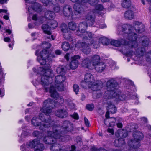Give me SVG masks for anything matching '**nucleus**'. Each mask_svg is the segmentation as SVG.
I'll return each mask as SVG.
<instances>
[{
  "mask_svg": "<svg viewBox=\"0 0 151 151\" xmlns=\"http://www.w3.org/2000/svg\"><path fill=\"white\" fill-rule=\"evenodd\" d=\"M132 27L130 25H123L122 27L119 26L118 29L122 28V32L126 34L125 36L127 39L129 40L127 42L124 39H121L119 40H113L111 42V45L116 47L123 45L121 51L124 54L128 57H132L134 55L136 57L134 60H141L145 52L144 47H138L135 51H133L134 49L137 47V43L136 41V35L134 33L129 32V30Z\"/></svg>",
  "mask_w": 151,
  "mask_h": 151,
  "instance_id": "f257e3e1",
  "label": "nucleus"
},
{
  "mask_svg": "<svg viewBox=\"0 0 151 151\" xmlns=\"http://www.w3.org/2000/svg\"><path fill=\"white\" fill-rule=\"evenodd\" d=\"M117 78H111L108 80L106 83L107 90L104 94V97L105 99L109 100H112L114 101H123L129 99H136L137 97V94L134 91H132L127 87L128 91L127 92V96L123 95L121 91L118 89L119 87L118 83L116 81Z\"/></svg>",
  "mask_w": 151,
  "mask_h": 151,
  "instance_id": "f03ea898",
  "label": "nucleus"
},
{
  "mask_svg": "<svg viewBox=\"0 0 151 151\" xmlns=\"http://www.w3.org/2000/svg\"><path fill=\"white\" fill-rule=\"evenodd\" d=\"M41 65L42 66L37 69V71H35L36 69L35 68L33 69L35 72L40 75V76L37 78L35 80L33 81V83L35 86L40 84L46 92L50 91L51 87H52V91H53L55 88L52 86H50L49 88V85L52 82V77L54 76L52 71L50 69V65L48 63Z\"/></svg>",
  "mask_w": 151,
  "mask_h": 151,
  "instance_id": "7ed1b4c3",
  "label": "nucleus"
},
{
  "mask_svg": "<svg viewBox=\"0 0 151 151\" xmlns=\"http://www.w3.org/2000/svg\"><path fill=\"white\" fill-rule=\"evenodd\" d=\"M73 2L76 3L74 6V14L73 12L71 6L68 5H65L63 9L64 15L68 17L71 16L73 19L77 18L76 15L80 14L83 10L82 6L87 3L91 5H95L98 2V0H71Z\"/></svg>",
  "mask_w": 151,
  "mask_h": 151,
  "instance_id": "20e7f679",
  "label": "nucleus"
},
{
  "mask_svg": "<svg viewBox=\"0 0 151 151\" xmlns=\"http://www.w3.org/2000/svg\"><path fill=\"white\" fill-rule=\"evenodd\" d=\"M44 113L45 116L42 113L40 114L39 118L36 117H33L31 120V122L34 126H40L39 129L43 132H47V134L48 132L52 130L53 126H55L56 127L58 126L55 124L53 121L51 120L49 115V113L47 114H46Z\"/></svg>",
  "mask_w": 151,
  "mask_h": 151,
  "instance_id": "39448f33",
  "label": "nucleus"
},
{
  "mask_svg": "<svg viewBox=\"0 0 151 151\" xmlns=\"http://www.w3.org/2000/svg\"><path fill=\"white\" fill-rule=\"evenodd\" d=\"M50 93H51V97L55 99V101H53L51 99H48L44 101L43 106L41 108L40 111L46 114H47L51 113L52 111V108L53 107V106L55 105H54L55 103L60 104L63 103L64 102L63 98L61 96H59L55 89H54L52 91V87H51L50 89Z\"/></svg>",
  "mask_w": 151,
  "mask_h": 151,
  "instance_id": "423d86ee",
  "label": "nucleus"
},
{
  "mask_svg": "<svg viewBox=\"0 0 151 151\" xmlns=\"http://www.w3.org/2000/svg\"><path fill=\"white\" fill-rule=\"evenodd\" d=\"M51 45L50 43L45 42L42 44L41 47L43 48L42 50H38L36 51L35 55L37 56V60L40 65L47 64L46 60H51V57H54V55L49 54L48 51V49L51 47Z\"/></svg>",
  "mask_w": 151,
  "mask_h": 151,
  "instance_id": "0eeeda50",
  "label": "nucleus"
},
{
  "mask_svg": "<svg viewBox=\"0 0 151 151\" xmlns=\"http://www.w3.org/2000/svg\"><path fill=\"white\" fill-rule=\"evenodd\" d=\"M95 17L92 14L91 12H88L84 17V19L86 21L80 23L78 26V30L77 31L76 34L78 35H81V33L83 32V31H86L87 27V24L89 26H93L95 22Z\"/></svg>",
  "mask_w": 151,
  "mask_h": 151,
  "instance_id": "6e6552de",
  "label": "nucleus"
},
{
  "mask_svg": "<svg viewBox=\"0 0 151 151\" xmlns=\"http://www.w3.org/2000/svg\"><path fill=\"white\" fill-rule=\"evenodd\" d=\"M29 148H34V151H43L45 149L44 145L40 143V141L38 139H35L29 141L26 145H23L20 147L22 151L27 150Z\"/></svg>",
  "mask_w": 151,
  "mask_h": 151,
  "instance_id": "1a4fd4ad",
  "label": "nucleus"
},
{
  "mask_svg": "<svg viewBox=\"0 0 151 151\" xmlns=\"http://www.w3.org/2000/svg\"><path fill=\"white\" fill-rule=\"evenodd\" d=\"M100 56L97 55H92L90 58H86L82 61L81 65L82 67L89 69H92L100 62Z\"/></svg>",
  "mask_w": 151,
  "mask_h": 151,
  "instance_id": "9d476101",
  "label": "nucleus"
},
{
  "mask_svg": "<svg viewBox=\"0 0 151 151\" xmlns=\"http://www.w3.org/2000/svg\"><path fill=\"white\" fill-rule=\"evenodd\" d=\"M128 132L125 129H122L118 130L115 133V135L117 137H122L118 139H116L114 142V145L117 147H121L125 143L124 140L123 138L126 137L128 135Z\"/></svg>",
  "mask_w": 151,
  "mask_h": 151,
  "instance_id": "9b49d317",
  "label": "nucleus"
},
{
  "mask_svg": "<svg viewBox=\"0 0 151 151\" xmlns=\"http://www.w3.org/2000/svg\"><path fill=\"white\" fill-rule=\"evenodd\" d=\"M124 25H130L132 27L129 30V32L134 33L136 35V41L137 43V46L138 45V42L137 40V34L135 32V31L138 32L139 33H141L145 30V26L141 22L137 21H135L133 22V26L130 24H124Z\"/></svg>",
  "mask_w": 151,
  "mask_h": 151,
  "instance_id": "f8f14e48",
  "label": "nucleus"
},
{
  "mask_svg": "<svg viewBox=\"0 0 151 151\" xmlns=\"http://www.w3.org/2000/svg\"><path fill=\"white\" fill-rule=\"evenodd\" d=\"M66 80V76L64 75H57L55 78V89L60 91L64 90V86L63 83Z\"/></svg>",
  "mask_w": 151,
  "mask_h": 151,
  "instance_id": "ddd939ff",
  "label": "nucleus"
},
{
  "mask_svg": "<svg viewBox=\"0 0 151 151\" xmlns=\"http://www.w3.org/2000/svg\"><path fill=\"white\" fill-rule=\"evenodd\" d=\"M25 1L26 7H27L29 4H34V7L29 6L28 7V11L30 14H32L34 11L38 12H41L42 10V8L40 4L37 3H36V0H24Z\"/></svg>",
  "mask_w": 151,
  "mask_h": 151,
  "instance_id": "4468645a",
  "label": "nucleus"
},
{
  "mask_svg": "<svg viewBox=\"0 0 151 151\" xmlns=\"http://www.w3.org/2000/svg\"><path fill=\"white\" fill-rule=\"evenodd\" d=\"M46 6L52 7L56 13L59 12L61 9L57 4V0H40Z\"/></svg>",
  "mask_w": 151,
  "mask_h": 151,
  "instance_id": "2eb2a0df",
  "label": "nucleus"
},
{
  "mask_svg": "<svg viewBox=\"0 0 151 151\" xmlns=\"http://www.w3.org/2000/svg\"><path fill=\"white\" fill-rule=\"evenodd\" d=\"M61 31L64 33L63 36L65 39L68 40L72 42H75V39L73 40L71 36L70 30L68 29L66 24L63 23L61 24Z\"/></svg>",
  "mask_w": 151,
  "mask_h": 151,
  "instance_id": "dca6fc26",
  "label": "nucleus"
},
{
  "mask_svg": "<svg viewBox=\"0 0 151 151\" xmlns=\"http://www.w3.org/2000/svg\"><path fill=\"white\" fill-rule=\"evenodd\" d=\"M88 88L94 91L100 90L103 87V83L100 80L94 81L88 86Z\"/></svg>",
  "mask_w": 151,
  "mask_h": 151,
  "instance_id": "f3484780",
  "label": "nucleus"
},
{
  "mask_svg": "<svg viewBox=\"0 0 151 151\" xmlns=\"http://www.w3.org/2000/svg\"><path fill=\"white\" fill-rule=\"evenodd\" d=\"M94 81V78L93 75L90 73H86L85 75L84 81L81 83V85L84 88V86L83 85L84 83H86V84L88 86Z\"/></svg>",
  "mask_w": 151,
  "mask_h": 151,
  "instance_id": "a211bd4d",
  "label": "nucleus"
},
{
  "mask_svg": "<svg viewBox=\"0 0 151 151\" xmlns=\"http://www.w3.org/2000/svg\"><path fill=\"white\" fill-rule=\"evenodd\" d=\"M93 42L91 45H93V48H97L99 46V43H101L103 45H107L109 43V40L104 37H101L99 39V42L92 41Z\"/></svg>",
  "mask_w": 151,
  "mask_h": 151,
  "instance_id": "6ab92c4d",
  "label": "nucleus"
},
{
  "mask_svg": "<svg viewBox=\"0 0 151 151\" xmlns=\"http://www.w3.org/2000/svg\"><path fill=\"white\" fill-rule=\"evenodd\" d=\"M109 115L108 112L106 113V119L104 120L105 124L107 126L113 127L115 125L116 121V119L114 117L109 118Z\"/></svg>",
  "mask_w": 151,
  "mask_h": 151,
  "instance_id": "aec40b11",
  "label": "nucleus"
},
{
  "mask_svg": "<svg viewBox=\"0 0 151 151\" xmlns=\"http://www.w3.org/2000/svg\"><path fill=\"white\" fill-rule=\"evenodd\" d=\"M90 43V45L89 43L82 42L81 43V47L82 48L81 50L82 52L84 54H88L90 52L91 49L90 48V46H91L93 47V45L92 44L91 45V44L93 42L92 41H91Z\"/></svg>",
  "mask_w": 151,
  "mask_h": 151,
  "instance_id": "412c9836",
  "label": "nucleus"
},
{
  "mask_svg": "<svg viewBox=\"0 0 151 151\" xmlns=\"http://www.w3.org/2000/svg\"><path fill=\"white\" fill-rule=\"evenodd\" d=\"M80 58V57L78 55H75L71 58L72 60L70 64L71 69H75L78 67V60Z\"/></svg>",
  "mask_w": 151,
  "mask_h": 151,
  "instance_id": "4be33fe9",
  "label": "nucleus"
},
{
  "mask_svg": "<svg viewBox=\"0 0 151 151\" xmlns=\"http://www.w3.org/2000/svg\"><path fill=\"white\" fill-rule=\"evenodd\" d=\"M83 32L81 33V35H79L82 37L84 40H90L92 38H94V35H93L91 32H86L83 31Z\"/></svg>",
  "mask_w": 151,
  "mask_h": 151,
  "instance_id": "5701e85b",
  "label": "nucleus"
},
{
  "mask_svg": "<svg viewBox=\"0 0 151 151\" xmlns=\"http://www.w3.org/2000/svg\"><path fill=\"white\" fill-rule=\"evenodd\" d=\"M55 114L57 116L61 118H65L68 116V113L67 111L63 109L57 110L55 111Z\"/></svg>",
  "mask_w": 151,
  "mask_h": 151,
  "instance_id": "b1692460",
  "label": "nucleus"
},
{
  "mask_svg": "<svg viewBox=\"0 0 151 151\" xmlns=\"http://www.w3.org/2000/svg\"><path fill=\"white\" fill-rule=\"evenodd\" d=\"M107 104L108 106L107 108V111L109 114L111 113L112 114H114L116 112L117 109L116 107L113 104H112V103L110 101H107Z\"/></svg>",
  "mask_w": 151,
  "mask_h": 151,
  "instance_id": "393cba45",
  "label": "nucleus"
},
{
  "mask_svg": "<svg viewBox=\"0 0 151 151\" xmlns=\"http://www.w3.org/2000/svg\"><path fill=\"white\" fill-rule=\"evenodd\" d=\"M55 14L54 12L51 11L47 10L45 13V19H44V21L46 20V19H54L55 17Z\"/></svg>",
  "mask_w": 151,
  "mask_h": 151,
  "instance_id": "a878e982",
  "label": "nucleus"
},
{
  "mask_svg": "<svg viewBox=\"0 0 151 151\" xmlns=\"http://www.w3.org/2000/svg\"><path fill=\"white\" fill-rule=\"evenodd\" d=\"M94 67L97 71L101 72L106 68V65L104 63L100 62Z\"/></svg>",
  "mask_w": 151,
  "mask_h": 151,
  "instance_id": "bb28decb",
  "label": "nucleus"
},
{
  "mask_svg": "<svg viewBox=\"0 0 151 151\" xmlns=\"http://www.w3.org/2000/svg\"><path fill=\"white\" fill-rule=\"evenodd\" d=\"M42 28L44 32L49 35V36L47 37V38L50 39V35L51 34L50 32V27L47 24H43Z\"/></svg>",
  "mask_w": 151,
  "mask_h": 151,
  "instance_id": "cd10ccee",
  "label": "nucleus"
},
{
  "mask_svg": "<svg viewBox=\"0 0 151 151\" xmlns=\"http://www.w3.org/2000/svg\"><path fill=\"white\" fill-rule=\"evenodd\" d=\"M134 16V12L130 10L126 11L124 14V17L127 19H133Z\"/></svg>",
  "mask_w": 151,
  "mask_h": 151,
  "instance_id": "c85d7f7f",
  "label": "nucleus"
},
{
  "mask_svg": "<svg viewBox=\"0 0 151 151\" xmlns=\"http://www.w3.org/2000/svg\"><path fill=\"white\" fill-rule=\"evenodd\" d=\"M139 41H142V45L144 47H147L149 44V39L146 36L141 37L139 39Z\"/></svg>",
  "mask_w": 151,
  "mask_h": 151,
  "instance_id": "c756f323",
  "label": "nucleus"
},
{
  "mask_svg": "<svg viewBox=\"0 0 151 151\" xmlns=\"http://www.w3.org/2000/svg\"><path fill=\"white\" fill-rule=\"evenodd\" d=\"M121 5L123 8H128L131 6L130 0H122L121 1Z\"/></svg>",
  "mask_w": 151,
  "mask_h": 151,
  "instance_id": "7c9ffc66",
  "label": "nucleus"
},
{
  "mask_svg": "<svg viewBox=\"0 0 151 151\" xmlns=\"http://www.w3.org/2000/svg\"><path fill=\"white\" fill-rule=\"evenodd\" d=\"M32 19L35 21L37 20V22H39V24H41L43 22L44 19H45V18L43 17H42L38 19L37 15L36 14H34L32 17Z\"/></svg>",
  "mask_w": 151,
  "mask_h": 151,
  "instance_id": "2f4dec72",
  "label": "nucleus"
},
{
  "mask_svg": "<svg viewBox=\"0 0 151 151\" xmlns=\"http://www.w3.org/2000/svg\"><path fill=\"white\" fill-rule=\"evenodd\" d=\"M56 72L58 74L60 75H65V73L64 68L63 66H59L57 68Z\"/></svg>",
  "mask_w": 151,
  "mask_h": 151,
  "instance_id": "473e14b6",
  "label": "nucleus"
},
{
  "mask_svg": "<svg viewBox=\"0 0 151 151\" xmlns=\"http://www.w3.org/2000/svg\"><path fill=\"white\" fill-rule=\"evenodd\" d=\"M68 26L70 29L73 31L76 29L77 25L75 22H70L68 23Z\"/></svg>",
  "mask_w": 151,
  "mask_h": 151,
  "instance_id": "72a5a7b5",
  "label": "nucleus"
},
{
  "mask_svg": "<svg viewBox=\"0 0 151 151\" xmlns=\"http://www.w3.org/2000/svg\"><path fill=\"white\" fill-rule=\"evenodd\" d=\"M61 47L64 51H67L70 48L69 44L66 42H64L62 43Z\"/></svg>",
  "mask_w": 151,
  "mask_h": 151,
  "instance_id": "f704fd0d",
  "label": "nucleus"
},
{
  "mask_svg": "<svg viewBox=\"0 0 151 151\" xmlns=\"http://www.w3.org/2000/svg\"><path fill=\"white\" fill-rule=\"evenodd\" d=\"M95 9L93 10L92 12L95 13H98V11L102 10L104 9V7L102 5L99 4L96 6Z\"/></svg>",
  "mask_w": 151,
  "mask_h": 151,
  "instance_id": "c9c22d12",
  "label": "nucleus"
},
{
  "mask_svg": "<svg viewBox=\"0 0 151 151\" xmlns=\"http://www.w3.org/2000/svg\"><path fill=\"white\" fill-rule=\"evenodd\" d=\"M32 135L35 137L41 139L42 138L41 137L42 135V133L39 131L36 130L33 132Z\"/></svg>",
  "mask_w": 151,
  "mask_h": 151,
  "instance_id": "e433bc0d",
  "label": "nucleus"
},
{
  "mask_svg": "<svg viewBox=\"0 0 151 151\" xmlns=\"http://www.w3.org/2000/svg\"><path fill=\"white\" fill-rule=\"evenodd\" d=\"M50 24L51 27L54 29L57 27L58 25L57 22L55 20H52L50 21Z\"/></svg>",
  "mask_w": 151,
  "mask_h": 151,
  "instance_id": "4c0bfd02",
  "label": "nucleus"
},
{
  "mask_svg": "<svg viewBox=\"0 0 151 151\" xmlns=\"http://www.w3.org/2000/svg\"><path fill=\"white\" fill-rule=\"evenodd\" d=\"M97 27L101 29H104L107 27L106 25L104 23H100V21L97 23Z\"/></svg>",
  "mask_w": 151,
  "mask_h": 151,
  "instance_id": "58836bf2",
  "label": "nucleus"
},
{
  "mask_svg": "<svg viewBox=\"0 0 151 151\" xmlns=\"http://www.w3.org/2000/svg\"><path fill=\"white\" fill-rule=\"evenodd\" d=\"M145 57L147 61L151 62V51L147 52L145 55Z\"/></svg>",
  "mask_w": 151,
  "mask_h": 151,
  "instance_id": "ea45409f",
  "label": "nucleus"
},
{
  "mask_svg": "<svg viewBox=\"0 0 151 151\" xmlns=\"http://www.w3.org/2000/svg\"><path fill=\"white\" fill-rule=\"evenodd\" d=\"M73 88L74 91L75 93L76 94H78L79 89V86L77 84H75L73 86Z\"/></svg>",
  "mask_w": 151,
  "mask_h": 151,
  "instance_id": "a19ab883",
  "label": "nucleus"
},
{
  "mask_svg": "<svg viewBox=\"0 0 151 151\" xmlns=\"http://www.w3.org/2000/svg\"><path fill=\"white\" fill-rule=\"evenodd\" d=\"M91 150L92 151H107L103 148H100L97 149L95 147L93 146L91 148Z\"/></svg>",
  "mask_w": 151,
  "mask_h": 151,
  "instance_id": "79ce46f5",
  "label": "nucleus"
},
{
  "mask_svg": "<svg viewBox=\"0 0 151 151\" xmlns=\"http://www.w3.org/2000/svg\"><path fill=\"white\" fill-rule=\"evenodd\" d=\"M86 108L89 111H92L94 108V105L93 104L87 105L86 106Z\"/></svg>",
  "mask_w": 151,
  "mask_h": 151,
  "instance_id": "37998d69",
  "label": "nucleus"
},
{
  "mask_svg": "<svg viewBox=\"0 0 151 151\" xmlns=\"http://www.w3.org/2000/svg\"><path fill=\"white\" fill-rule=\"evenodd\" d=\"M102 93L101 92H99L97 94H93V97L94 98H98L102 96Z\"/></svg>",
  "mask_w": 151,
  "mask_h": 151,
  "instance_id": "c03bdc74",
  "label": "nucleus"
},
{
  "mask_svg": "<svg viewBox=\"0 0 151 151\" xmlns=\"http://www.w3.org/2000/svg\"><path fill=\"white\" fill-rule=\"evenodd\" d=\"M71 117L75 119L78 120L79 119V116L78 114L76 113H74L73 115H70Z\"/></svg>",
  "mask_w": 151,
  "mask_h": 151,
  "instance_id": "a18cd8bd",
  "label": "nucleus"
},
{
  "mask_svg": "<svg viewBox=\"0 0 151 151\" xmlns=\"http://www.w3.org/2000/svg\"><path fill=\"white\" fill-rule=\"evenodd\" d=\"M29 134V133L27 131H23L21 134V137L22 138L24 137H25L28 136Z\"/></svg>",
  "mask_w": 151,
  "mask_h": 151,
  "instance_id": "49530a36",
  "label": "nucleus"
},
{
  "mask_svg": "<svg viewBox=\"0 0 151 151\" xmlns=\"http://www.w3.org/2000/svg\"><path fill=\"white\" fill-rule=\"evenodd\" d=\"M107 131L108 133H110L111 135H113L114 134V131L113 129L112 128H108L107 129Z\"/></svg>",
  "mask_w": 151,
  "mask_h": 151,
  "instance_id": "de8ad7c7",
  "label": "nucleus"
},
{
  "mask_svg": "<svg viewBox=\"0 0 151 151\" xmlns=\"http://www.w3.org/2000/svg\"><path fill=\"white\" fill-rule=\"evenodd\" d=\"M84 120L86 125L87 127H88L89 126L90 123L88 119L87 118L85 117L84 118Z\"/></svg>",
  "mask_w": 151,
  "mask_h": 151,
  "instance_id": "09e8293b",
  "label": "nucleus"
},
{
  "mask_svg": "<svg viewBox=\"0 0 151 151\" xmlns=\"http://www.w3.org/2000/svg\"><path fill=\"white\" fill-rule=\"evenodd\" d=\"M127 82L129 84L130 87V88H131V87H132V88H134L135 87L134 86V85L133 84V82H132V81L130 80H127Z\"/></svg>",
  "mask_w": 151,
  "mask_h": 151,
  "instance_id": "8fccbe9b",
  "label": "nucleus"
},
{
  "mask_svg": "<svg viewBox=\"0 0 151 151\" xmlns=\"http://www.w3.org/2000/svg\"><path fill=\"white\" fill-rule=\"evenodd\" d=\"M4 95V90L3 88L0 89V96L1 97H3Z\"/></svg>",
  "mask_w": 151,
  "mask_h": 151,
  "instance_id": "3c124183",
  "label": "nucleus"
},
{
  "mask_svg": "<svg viewBox=\"0 0 151 151\" xmlns=\"http://www.w3.org/2000/svg\"><path fill=\"white\" fill-rule=\"evenodd\" d=\"M32 36L35 38H37L38 37V34L36 33H33L31 34Z\"/></svg>",
  "mask_w": 151,
  "mask_h": 151,
  "instance_id": "603ef678",
  "label": "nucleus"
},
{
  "mask_svg": "<svg viewBox=\"0 0 151 151\" xmlns=\"http://www.w3.org/2000/svg\"><path fill=\"white\" fill-rule=\"evenodd\" d=\"M6 15H5L4 16L3 18L4 19L6 20H8L9 18V13L7 12L6 13Z\"/></svg>",
  "mask_w": 151,
  "mask_h": 151,
  "instance_id": "864d4df0",
  "label": "nucleus"
},
{
  "mask_svg": "<svg viewBox=\"0 0 151 151\" xmlns=\"http://www.w3.org/2000/svg\"><path fill=\"white\" fill-rule=\"evenodd\" d=\"M35 25V24L31 23L28 24V27L29 28H32L34 27Z\"/></svg>",
  "mask_w": 151,
  "mask_h": 151,
  "instance_id": "5fc2aeb1",
  "label": "nucleus"
},
{
  "mask_svg": "<svg viewBox=\"0 0 151 151\" xmlns=\"http://www.w3.org/2000/svg\"><path fill=\"white\" fill-rule=\"evenodd\" d=\"M141 121H142V122H144L145 123H147V119L146 118L144 117H142L141 118Z\"/></svg>",
  "mask_w": 151,
  "mask_h": 151,
  "instance_id": "6e6d98bb",
  "label": "nucleus"
},
{
  "mask_svg": "<svg viewBox=\"0 0 151 151\" xmlns=\"http://www.w3.org/2000/svg\"><path fill=\"white\" fill-rule=\"evenodd\" d=\"M69 53H67L65 56V58L67 61H68L69 60Z\"/></svg>",
  "mask_w": 151,
  "mask_h": 151,
  "instance_id": "4d7b16f0",
  "label": "nucleus"
},
{
  "mask_svg": "<svg viewBox=\"0 0 151 151\" xmlns=\"http://www.w3.org/2000/svg\"><path fill=\"white\" fill-rule=\"evenodd\" d=\"M55 53L57 55H60L61 53V51L60 50H57L55 51Z\"/></svg>",
  "mask_w": 151,
  "mask_h": 151,
  "instance_id": "13d9d810",
  "label": "nucleus"
},
{
  "mask_svg": "<svg viewBox=\"0 0 151 151\" xmlns=\"http://www.w3.org/2000/svg\"><path fill=\"white\" fill-rule=\"evenodd\" d=\"M10 40V39L9 37H5L4 39V41L5 42H9Z\"/></svg>",
  "mask_w": 151,
  "mask_h": 151,
  "instance_id": "bf43d9fd",
  "label": "nucleus"
},
{
  "mask_svg": "<svg viewBox=\"0 0 151 151\" xmlns=\"http://www.w3.org/2000/svg\"><path fill=\"white\" fill-rule=\"evenodd\" d=\"M7 10L6 9H0V13L2 12L6 13H7Z\"/></svg>",
  "mask_w": 151,
  "mask_h": 151,
  "instance_id": "052dcab7",
  "label": "nucleus"
},
{
  "mask_svg": "<svg viewBox=\"0 0 151 151\" xmlns=\"http://www.w3.org/2000/svg\"><path fill=\"white\" fill-rule=\"evenodd\" d=\"M5 32L8 33L9 34H10L12 32V30L9 29H5Z\"/></svg>",
  "mask_w": 151,
  "mask_h": 151,
  "instance_id": "680f3d73",
  "label": "nucleus"
},
{
  "mask_svg": "<svg viewBox=\"0 0 151 151\" xmlns=\"http://www.w3.org/2000/svg\"><path fill=\"white\" fill-rule=\"evenodd\" d=\"M8 0H0V3L4 4L6 3Z\"/></svg>",
  "mask_w": 151,
  "mask_h": 151,
  "instance_id": "e2e57ef3",
  "label": "nucleus"
},
{
  "mask_svg": "<svg viewBox=\"0 0 151 151\" xmlns=\"http://www.w3.org/2000/svg\"><path fill=\"white\" fill-rule=\"evenodd\" d=\"M117 126L118 128H121L122 127V123H119L117 124Z\"/></svg>",
  "mask_w": 151,
  "mask_h": 151,
  "instance_id": "0e129e2a",
  "label": "nucleus"
},
{
  "mask_svg": "<svg viewBox=\"0 0 151 151\" xmlns=\"http://www.w3.org/2000/svg\"><path fill=\"white\" fill-rule=\"evenodd\" d=\"M85 99V96L83 94H82L81 96V99L82 100H84Z\"/></svg>",
  "mask_w": 151,
  "mask_h": 151,
  "instance_id": "69168bd1",
  "label": "nucleus"
},
{
  "mask_svg": "<svg viewBox=\"0 0 151 151\" xmlns=\"http://www.w3.org/2000/svg\"><path fill=\"white\" fill-rule=\"evenodd\" d=\"M22 127V129H26L27 127V126L26 124H24L23 125Z\"/></svg>",
  "mask_w": 151,
  "mask_h": 151,
  "instance_id": "338daca9",
  "label": "nucleus"
},
{
  "mask_svg": "<svg viewBox=\"0 0 151 151\" xmlns=\"http://www.w3.org/2000/svg\"><path fill=\"white\" fill-rule=\"evenodd\" d=\"M30 118L29 116H26L25 117V120L27 121H29L30 120Z\"/></svg>",
  "mask_w": 151,
  "mask_h": 151,
  "instance_id": "774afa93",
  "label": "nucleus"
}]
</instances>
